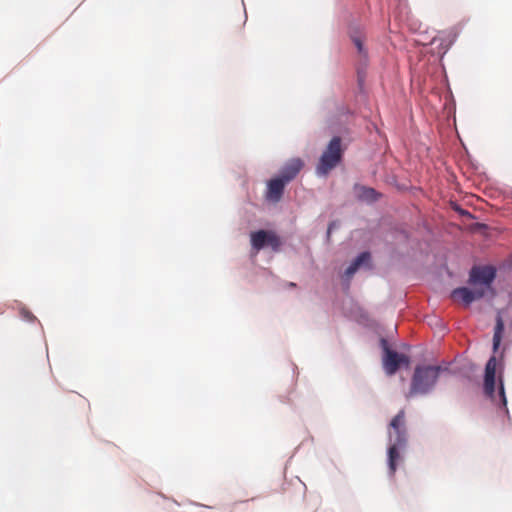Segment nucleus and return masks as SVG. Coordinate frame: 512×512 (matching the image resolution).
Listing matches in <instances>:
<instances>
[{"mask_svg":"<svg viewBox=\"0 0 512 512\" xmlns=\"http://www.w3.org/2000/svg\"><path fill=\"white\" fill-rule=\"evenodd\" d=\"M268 236V231L259 230L251 233V245L256 250L259 251L266 246V240Z\"/></svg>","mask_w":512,"mask_h":512,"instance_id":"9b49d317","label":"nucleus"},{"mask_svg":"<svg viewBox=\"0 0 512 512\" xmlns=\"http://www.w3.org/2000/svg\"><path fill=\"white\" fill-rule=\"evenodd\" d=\"M388 468L391 475L396 472L399 462L402 460L401 453L407 444V431L405 427V412L400 410L391 420L388 429Z\"/></svg>","mask_w":512,"mask_h":512,"instance_id":"f257e3e1","label":"nucleus"},{"mask_svg":"<svg viewBox=\"0 0 512 512\" xmlns=\"http://www.w3.org/2000/svg\"><path fill=\"white\" fill-rule=\"evenodd\" d=\"M342 154L343 150L341 147V138H332L319 159L318 165L316 167V173L319 176H326L340 163Z\"/></svg>","mask_w":512,"mask_h":512,"instance_id":"20e7f679","label":"nucleus"},{"mask_svg":"<svg viewBox=\"0 0 512 512\" xmlns=\"http://www.w3.org/2000/svg\"><path fill=\"white\" fill-rule=\"evenodd\" d=\"M497 361L495 356H491L485 366L484 375V393L494 403L506 407L507 400L505 396L504 386L500 379V386L498 393L495 392V375H496Z\"/></svg>","mask_w":512,"mask_h":512,"instance_id":"7ed1b4c3","label":"nucleus"},{"mask_svg":"<svg viewBox=\"0 0 512 512\" xmlns=\"http://www.w3.org/2000/svg\"><path fill=\"white\" fill-rule=\"evenodd\" d=\"M381 347L383 349V368L387 375H394L401 365H409V358L404 354H400L390 349L385 339H381Z\"/></svg>","mask_w":512,"mask_h":512,"instance_id":"39448f33","label":"nucleus"},{"mask_svg":"<svg viewBox=\"0 0 512 512\" xmlns=\"http://www.w3.org/2000/svg\"><path fill=\"white\" fill-rule=\"evenodd\" d=\"M361 197L373 201L377 199V193L373 188L362 187Z\"/></svg>","mask_w":512,"mask_h":512,"instance_id":"2eb2a0df","label":"nucleus"},{"mask_svg":"<svg viewBox=\"0 0 512 512\" xmlns=\"http://www.w3.org/2000/svg\"><path fill=\"white\" fill-rule=\"evenodd\" d=\"M503 332H504V322H503L501 316H498L496 318V325L494 328V335H493V351L494 352H496L500 346Z\"/></svg>","mask_w":512,"mask_h":512,"instance_id":"f8f14e48","label":"nucleus"},{"mask_svg":"<svg viewBox=\"0 0 512 512\" xmlns=\"http://www.w3.org/2000/svg\"><path fill=\"white\" fill-rule=\"evenodd\" d=\"M440 372V366H417L407 398L429 393L435 386Z\"/></svg>","mask_w":512,"mask_h":512,"instance_id":"f03ea898","label":"nucleus"},{"mask_svg":"<svg viewBox=\"0 0 512 512\" xmlns=\"http://www.w3.org/2000/svg\"><path fill=\"white\" fill-rule=\"evenodd\" d=\"M335 223H330L328 226V235H330L332 229H334Z\"/></svg>","mask_w":512,"mask_h":512,"instance_id":"dca6fc26","label":"nucleus"},{"mask_svg":"<svg viewBox=\"0 0 512 512\" xmlns=\"http://www.w3.org/2000/svg\"><path fill=\"white\" fill-rule=\"evenodd\" d=\"M286 182L276 177L271 179L267 184L266 198L272 202H278L282 198Z\"/></svg>","mask_w":512,"mask_h":512,"instance_id":"1a4fd4ad","label":"nucleus"},{"mask_svg":"<svg viewBox=\"0 0 512 512\" xmlns=\"http://www.w3.org/2000/svg\"><path fill=\"white\" fill-rule=\"evenodd\" d=\"M303 166L304 162L300 158H293L283 166L279 178L288 184L298 175Z\"/></svg>","mask_w":512,"mask_h":512,"instance_id":"6e6552de","label":"nucleus"},{"mask_svg":"<svg viewBox=\"0 0 512 512\" xmlns=\"http://www.w3.org/2000/svg\"><path fill=\"white\" fill-rule=\"evenodd\" d=\"M280 238L273 231H268L266 246H270L273 250L277 251L280 248Z\"/></svg>","mask_w":512,"mask_h":512,"instance_id":"4468645a","label":"nucleus"},{"mask_svg":"<svg viewBox=\"0 0 512 512\" xmlns=\"http://www.w3.org/2000/svg\"><path fill=\"white\" fill-rule=\"evenodd\" d=\"M370 260V254L368 252L361 253L345 270L344 277L349 281L356 271L364 264H367Z\"/></svg>","mask_w":512,"mask_h":512,"instance_id":"9d476101","label":"nucleus"},{"mask_svg":"<svg viewBox=\"0 0 512 512\" xmlns=\"http://www.w3.org/2000/svg\"><path fill=\"white\" fill-rule=\"evenodd\" d=\"M351 39L358 50V53L364 58L367 57V51L364 47V36L360 31L352 32Z\"/></svg>","mask_w":512,"mask_h":512,"instance_id":"ddd939ff","label":"nucleus"},{"mask_svg":"<svg viewBox=\"0 0 512 512\" xmlns=\"http://www.w3.org/2000/svg\"><path fill=\"white\" fill-rule=\"evenodd\" d=\"M496 271L491 266H476L470 271L469 283L478 289H484V294L491 289Z\"/></svg>","mask_w":512,"mask_h":512,"instance_id":"423d86ee","label":"nucleus"},{"mask_svg":"<svg viewBox=\"0 0 512 512\" xmlns=\"http://www.w3.org/2000/svg\"><path fill=\"white\" fill-rule=\"evenodd\" d=\"M483 296L484 289H478L477 287H474L472 290L466 287H460L454 289L451 293V297L454 301H461L466 306Z\"/></svg>","mask_w":512,"mask_h":512,"instance_id":"0eeeda50","label":"nucleus"}]
</instances>
